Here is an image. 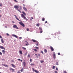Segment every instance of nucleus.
Returning <instances> with one entry per match:
<instances>
[{
	"mask_svg": "<svg viewBox=\"0 0 73 73\" xmlns=\"http://www.w3.org/2000/svg\"><path fill=\"white\" fill-rule=\"evenodd\" d=\"M22 48L24 50H25L26 49V48H25V47H22Z\"/></svg>",
	"mask_w": 73,
	"mask_h": 73,
	"instance_id": "nucleus-25",
	"label": "nucleus"
},
{
	"mask_svg": "<svg viewBox=\"0 0 73 73\" xmlns=\"http://www.w3.org/2000/svg\"><path fill=\"white\" fill-rule=\"evenodd\" d=\"M31 66H32V65H34V64H31Z\"/></svg>",
	"mask_w": 73,
	"mask_h": 73,
	"instance_id": "nucleus-54",
	"label": "nucleus"
},
{
	"mask_svg": "<svg viewBox=\"0 0 73 73\" xmlns=\"http://www.w3.org/2000/svg\"><path fill=\"white\" fill-rule=\"evenodd\" d=\"M44 62V61L43 60H41L40 61V62L41 63H43Z\"/></svg>",
	"mask_w": 73,
	"mask_h": 73,
	"instance_id": "nucleus-27",
	"label": "nucleus"
},
{
	"mask_svg": "<svg viewBox=\"0 0 73 73\" xmlns=\"http://www.w3.org/2000/svg\"><path fill=\"white\" fill-rule=\"evenodd\" d=\"M23 70H24V69L23 68L21 70V72H23Z\"/></svg>",
	"mask_w": 73,
	"mask_h": 73,
	"instance_id": "nucleus-26",
	"label": "nucleus"
},
{
	"mask_svg": "<svg viewBox=\"0 0 73 73\" xmlns=\"http://www.w3.org/2000/svg\"><path fill=\"white\" fill-rule=\"evenodd\" d=\"M55 73H57V71H55Z\"/></svg>",
	"mask_w": 73,
	"mask_h": 73,
	"instance_id": "nucleus-52",
	"label": "nucleus"
},
{
	"mask_svg": "<svg viewBox=\"0 0 73 73\" xmlns=\"http://www.w3.org/2000/svg\"><path fill=\"white\" fill-rule=\"evenodd\" d=\"M20 61H21V62H22V60H21Z\"/></svg>",
	"mask_w": 73,
	"mask_h": 73,
	"instance_id": "nucleus-59",
	"label": "nucleus"
},
{
	"mask_svg": "<svg viewBox=\"0 0 73 73\" xmlns=\"http://www.w3.org/2000/svg\"><path fill=\"white\" fill-rule=\"evenodd\" d=\"M52 69H55V66H53L52 67Z\"/></svg>",
	"mask_w": 73,
	"mask_h": 73,
	"instance_id": "nucleus-31",
	"label": "nucleus"
},
{
	"mask_svg": "<svg viewBox=\"0 0 73 73\" xmlns=\"http://www.w3.org/2000/svg\"><path fill=\"white\" fill-rule=\"evenodd\" d=\"M31 19H33V17H32Z\"/></svg>",
	"mask_w": 73,
	"mask_h": 73,
	"instance_id": "nucleus-56",
	"label": "nucleus"
},
{
	"mask_svg": "<svg viewBox=\"0 0 73 73\" xmlns=\"http://www.w3.org/2000/svg\"><path fill=\"white\" fill-rule=\"evenodd\" d=\"M17 73H21V72H20L19 71H18Z\"/></svg>",
	"mask_w": 73,
	"mask_h": 73,
	"instance_id": "nucleus-49",
	"label": "nucleus"
},
{
	"mask_svg": "<svg viewBox=\"0 0 73 73\" xmlns=\"http://www.w3.org/2000/svg\"><path fill=\"white\" fill-rule=\"evenodd\" d=\"M44 52L45 53H46V52H47V50H46V49H44Z\"/></svg>",
	"mask_w": 73,
	"mask_h": 73,
	"instance_id": "nucleus-24",
	"label": "nucleus"
},
{
	"mask_svg": "<svg viewBox=\"0 0 73 73\" xmlns=\"http://www.w3.org/2000/svg\"><path fill=\"white\" fill-rule=\"evenodd\" d=\"M17 11H19V12H20V13H21V11H20V10H19L18 9H17Z\"/></svg>",
	"mask_w": 73,
	"mask_h": 73,
	"instance_id": "nucleus-29",
	"label": "nucleus"
},
{
	"mask_svg": "<svg viewBox=\"0 0 73 73\" xmlns=\"http://www.w3.org/2000/svg\"><path fill=\"white\" fill-rule=\"evenodd\" d=\"M27 31H29V29H27Z\"/></svg>",
	"mask_w": 73,
	"mask_h": 73,
	"instance_id": "nucleus-34",
	"label": "nucleus"
},
{
	"mask_svg": "<svg viewBox=\"0 0 73 73\" xmlns=\"http://www.w3.org/2000/svg\"><path fill=\"white\" fill-rule=\"evenodd\" d=\"M17 60L18 61H20L21 60L20 59H18Z\"/></svg>",
	"mask_w": 73,
	"mask_h": 73,
	"instance_id": "nucleus-45",
	"label": "nucleus"
},
{
	"mask_svg": "<svg viewBox=\"0 0 73 73\" xmlns=\"http://www.w3.org/2000/svg\"><path fill=\"white\" fill-rule=\"evenodd\" d=\"M41 53H42L43 54H44V52H43V51H41Z\"/></svg>",
	"mask_w": 73,
	"mask_h": 73,
	"instance_id": "nucleus-33",
	"label": "nucleus"
},
{
	"mask_svg": "<svg viewBox=\"0 0 73 73\" xmlns=\"http://www.w3.org/2000/svg\"><path fill=\"white\" fill-rule=\"evenodd\" d=\"M23 8L25 10V11H27V8H25L24 7H23Z\"/></svg>",
	"mask_w": 73,
	"mask_h": 73,
	"instance_id": "nucleus-18",
	"label": "nucleus"
},
{
	"mask_svg": "<svg viewBox=\"0 0 73 73\" xmlns=\"http://www.w3.org/2000/svg\"><path fill=\"white\" fill-rule=\"evenodd\" d=\"M64 73H67V72H66V71H64L63 72Z\"/></svg>",
	"mask_w": 73,
	"mask_h": 73,
	"instance_id": "nucleus-36",
	"label": "nucleus"
},
{
	"mask_svg": "<svg viewBox=\"0 0 73 73\" xmlns=\"http://www.w3.org/2000/svg\"><path fill=\"white\" fill-rule=\"evenodd\" d=\"M40 26V24L39 23H38L36 25V27H39Z\"/></svg>",
	"mask_w": 73,
	"mask_h": 73,
	"instance_id": "nucleus-23",
	"label": "nucleus"
},
{
	"mask_svg": "<svg viewBox=\"0 0 73 73\" xmlns=\"http://www.w3.org/2000/svg\"><path fill=\"white\" fill-rule=\"evenodd\" d=\"M27 52L25 53V56H27Z\"/></svg>",
	"mask_w": 73,
	"mask_h": 73,
	"instance_id": "nucleus-37",
	"label": "nucleus"
},
{
	"mask_svg": "<svg viewBox=\"0 0 73 73\" xmlns=\"http://www.w3.org/2000/svg\"><path fill=\"white\" fill-rule=\"evenodd\" d=\"M1 41L2 42V43L3 44H4V40H3V39H1Z\"/></svg>",
	"mask_w": 73,
	"mask_h": 73,
	"instance_id": "nucleus-15",
	"label": "nucleus"
},
{
	"mask_svg": "<svg viewBox=\"0 0 73 73\" xmlns=\"http://www.w3.org/2000/svg\"><path fill=\"white\" fill-rule=\"evenodd\" d=\"M50 47L51 51H54V48H53L52 46H50Z\"/></svg>",
	"mask_w": 73,
	"mask_h": 73,
	"instance_id": "nucleus-9",
	"label": "nucleus"
},
{
	"mask_svg": "<svg viewBox=\"0 0 73 73\" xmlns=\"http://www.w3.org/2000/svg\"><path fill=\"white\" fill-rule=\"evenodd\" d=\"M58 55H60V52H58Z\"/></svg>",
	"mask_w": 73,
	"mask_h": 73,
	"instance_id": "nucleus-42",
	"label": "nucleus"
},
{
	"mask_svg": "<svg viewBox=\"0 0 73 73\" xmlns=\"http://www.w3.org/2000/svg\"><path fill=\"white\" fill-rule=\"evenodd\" d=\"M0 38H2V37H1L0 35Z\"/></svg>",
	"mask_w": 73,
	"mask_h": 73,
	"instance_id": "nucleus-53",
	"label": "nucleus"
},
{
	"mask_svg": "<svg viewBox=\"0 0 73 73\" xmlns=\"http://www.w3.org/2000/svg\"><path fill=\"white\" fill-rule=\"evenodd\" d=\"M58 62H56V64H58Z\"/></svg>",
	"mask_w": 73,
	"mask_h": 73,
	"instance_id": "nucleus-60",
	"label": "nucleus"
},
{
	"mask_svg": "<svg viewBox=\"0 0 73 73\" xmlns=\"http://www.w3.org/2000/svg\"><path fill=\"white\" fill-rule=\"evenodd\" d=\"M9 70H12V72H15V70L12 68H10L9 69Z\"/></svg>",
	"mask_w": 73,
	"mask_h": 73,
	"instance_id": "nucleus-12",
	"label": "nucleus"
},
{
	"mask_svg": "<svg viewBox=\"0 0 73 73\" xmlns=\"http://www.w3.org/2000/svg\"><path fill=\"white\" fill-rule=\"evenodd\" d=\"M15 18L17 19V20H18L19 21H21L19 20V18L17 17V16H16V15H15Z\"/></svg>",
	"mask_w": 73,
	"mask_h": 73,
	"instance_id": "nucleus-13",
	"label": "nucleus"
},
{
	"mask_svg": "<svg viewBox=\"0 0 73 73\" xmlns=\"http://www.w3.org/2000/svg\"><path fill=\"white\" fill-rule=\"evenodd\" d=\"M24 66H25V64H24Z\"/></svg>",
	"mask_w": 73,
	"mask_h": 73,
	"instance_id": "nucleus-58",
	"label": "nucleus"
},
{
	"mask_svg": "<svg viewBox=\"0 0 73 73\" xmlns=\"http://www.w3.org/2000/svg\"><path fill=\"white\" fill-rule=\"evenodd\" d=\"M25 42L27 43V44H26V46H28V45H29V43H28V42H27V41H26Z\"/></svg>",
	"mask_w": 73,
	"mask_h": 73,
	"instance_id": "nucleus-17",
	"label": "nucleus"
},
{
	"mask_svg": "<svg viewBox=\"0 0 73 73\" xmlns=\"http://www.w3.org/2000/svg\"><path fill=\"white\" fill-rule=\"evenodd\" d=\"M20 8H21V7H20Z\"/></svg>",
	"mask_w": 73,
	"mask_h": 73,
	"instance_id": "nucleus-61",
	"label": "nucleus"
},
{
	"mask_svg": "<svg viewBox=\"0 0 73 73\" xmlns=\"http://www.w3.org/2000/svg\"><path fill=\"white\" fill-rule=\"evenodd\" d=\"M13 23V24H15V22L13 21H12Z\"/></svg>",
	"mask_w": 73,
	"mask_h": 73,
	"instance_id": "nucleus-51",
	"label": "nucleus"
},
{
	"mask_svg": "<svg viewBox=\"0 0 73 73\" xmlns=\"http://www.w3.org/2000/svg\"><path fill=\"white\" fill-rule=\"evenodd\" d=\"M42 21H45V18L43 17L42 19Z\"/></svg>",
	"mask_w": 73,
	"mask_h": 73,
	"instance_id": "nucleus-22",
	"label": "nucleus"
},
{
	"mask_svg": "<svg viewBox=\"0 0 73 73\" xmlns=\"http://www.w3.org/2000/svg\"><path fill=\"white\" fill-rule=\"evenodd\" d=\"M7 36H9V34H8V33H7Z\"/></svg>",
	"mask_w": 73,
	"mask_h": 73,
	"instance_id": "nucleus-44",
	"label": "nucleus"
},
{
	"mask_svg": "<svg viewBox=\"0 0 73 73\" xmlns=\"http://www.w3.org/2000/svg\"><path fill=\"white\" fill-rule=\"evenodd\" d=\"M2 52L3 54H5V50H2Z\"/></svg>",
	"mask_w": 73,
	"mask_h": 73,
	"instance_id": "nucleus-19",
	"label": "nucleus"
},
{
	"mask_svg": "<svg viewBox=\"0 0 73 73\" xmlns=\"http://www.w3.org/2000/svg\"><path fill=\"white\" fill-rule=\"evenodd\" d=\"M38 56H40V54H38Z\"/></svg>",
	"mask_w": 73,
	"mask_h": 73,
	"instance_id": "nucleus-50",
	"label": "nucleus"
},
{
	"mask_svg": "<svg viewBox=\"0 0 73 73\" xmlns=\"http://www.w3.org/2000/svg\"><path fill=\"white\" fill-rule=\"evenodd\" d=\"M38 43L36 44V46H38Z\"/></svg>",
	"mask_w": 73,
	"mask_h": 73,
	"instance_id": "nucleus-47",
	"label": "nucleus"
},
{
	"mask_svg": "<svg viewBox=\"0 0 73 73\" xmlns=\"http://www.w3.org/2000/svg\"><path fill=\"white\" fill-rule=\"evenodd\" d=\"M23 64H25V62H23Z\"/></svg>",
	"mask_w": 73,
	"mask_h": 73,
	"instance_id": "nucleus-48",
	"label": "nucleus"
},
{
	"mask_svg": "<svg viewBox=\"0 0 73 73\" xmlns=\"http://www.w3.org/2000/svg\"><path fill=\"white\" fill-rule=\"evenodd\" d=\"M32 41L34 42H38V41L37 40H35L32 39Z\"/></svg>",
	"mask_w": 73,
	"mask_h": 73,
	"instance_id": "nucleus-10",
	"label": "nucleus"
},
{
	"mask_svg": "<svg viewBox=\"0 0 73 73\" xmlns=\"http://www.w3.org/2000/svg\"><path fill=\"white\" fill-rule=\"evenodd\" d=\"M34 50L35 51V52H37V50L36 49H34Z\"/></svg>",
	"mask_w": 73,
	"mask_h": 73,
	"instance_id": "nucleus-32",
	"label": "nucleus"
},
{
	"mask_svg": "<svg viewBox=\"0 0 73 73\" xmlns=\"http://www.w3.org/2000/svg\"><path fill=\"white\" fill-rule=\"evenodd\" d=\"M39 29L40 30V33H42V28H41L39 27Z\"/></svg>",
	"mask_w": 73,
	"mask_h": 73,
	"instance_id": "nucleus-6",
	"label": "nucleus"
},
{
	"mask_svg": "<svg viewBox=\"0 0 73 73\" xmlns=\"http://www.w3.org/2000/svg\"><path fill=\"white\" fill-rule=\"evenodd\" d=\"M23 5L24 6V7H25V5H24V4H23Z\"/></svg>",
	"mask_w": 73,
	"mask_h": 73,
	"instance_id": "nucleus-62",
	"label": "nucleus"
},
{
	"mask_svg": "<svg viewBox=\"0 0 73 73\" xmlns=\"http://www.w3.org/2000/svg\"><path fill=\"white\" fill-rule=\"evenodd\" d=\"M48 23V22H47V21H46L45 22V24L47 23Z\"/></svg>",
	"mask_w": 73,
	"mask_h": 73,
	"instance_id": "nucleus-46",
	"label": "nucleus"
},
{
	"mask_svg": "<svg viewBox=\"0 0 73 73\" xmlns=\"http://www.w3.org/2000/svg\"><path fill=\"white\" fill-rule=\"evenodd\" d=\"M0 48L1 49H4V50H5V48L3 47L2 46H0Z\"/></svg>",
	"mask_w": 73,
	"mask_h": 73,
	"instance_id": "nucleus-8",
	"label": "nucleus"
},
{
	"mask_svg": "<svg viewBox=\"0 0 73 73\" xmlns=\"http://www.w3.org/2000/svg\"><path fill=\"white\" fill-rule=\"evenodd\" d=\"M14 7L15 9H18L19 8H20V6L15 5L14 6Z\"/></svg>",
	"mask_w": 73,
	"mask_h": 73,
	"instance_id": "nucleus-3",
	"label": "nucleus"
},
{
	"mask_svg": "<svg viewBox=\"0 0 73 73\" xmlns=\"http://www.w3.org/2000/svg\"><path fill=\"white\" fill-rule=\"evenodd\" d=\"M14 62V60H11V62Z\"/></svg>",
	"mask_w": 73,
	"mask_h": 73,
	"instance_id": "nucleus-55",
	"label": "nucleus"
},
{
	"mask_svg": "<svg viewBox=\"0 0 73 73\" xmlns=\"http://www.w3.org/2000/svg\"><path fill=\"white\" fill-rule=\"evenodd\" d=\"M19 39H21L22 38V37H19Z\"/></svg>",
	"mask_w": 73,
	"mask_h": 73,
	"instance_id": "nucleus-40",
	"label": "nucleus"
},
{
	"mask_svg": "<svg viewBox=\"0 0 73 73\" xmlns=\"http://www.w3.org/2000/svg\"><path fill=\"white\" fill-rule=\"evenodd\" d=\"M3 5V4H2V3H0V7H2Z\"/></svg>",
	"mask_w": 73,
	"mask_h": 73,
	"instance_id": "nucleus-28",
	"label": "nucleus"
},
{
	"mask_svg": "<svg viewBox=\"0 0 73 73\" xmlns=\"http://www.w3.org/2000/svg\"><path fill=\"white\" fill-rule=\"evenodd\" d=\"M0 55H2V53L0 52Z\"/></svg>",
	"mask_w": 73,
	"mask_h": 73,
	"instance_id": "nucleus-39",
	"label": "nucleus"
},
{
	"mask_svg": "<svg viewBox=\"0 0 73 73\" xmlns=\"http://www.w3.org/2000/svg\"><path fill=\"white\" fill-rule=\"evenodd\" d=\"M0 12H1V10H0Z\"/></svg>",
	"mask_w": 73,
	"mask_h": 73,
	"instance_id": "nucleus-64",
	"label": "nucleus"
},
{
	"mask_svg": "<svg viewBox=\"0 0 73 73\" xmlns=\"http://www.w3.org/2000/svg\"><path fill=\"white\" fill-rule=\"evenodd\" d=\"M3 66H4L6 67H8V65L5 64H3Z\"/></svg>",
	"mask_w": 73,
	"mask_h": 73,
	"instance_id": "nucleus-14",
	"label": "nucleus"
},
{
	"mask_svg": "<svg viewBox=\"0 0 73 73\" xmlns=\"http://www.w3.org/2000/svg\"><path fill=\"white\" fill-rule=\"evenodd\" d=\"M11 65H12V66L13 67V68H16V66L14 65V64H11Z\"/></svg>",
	"mask_w": 73,
	"mask_h": 73,
	"instance_id": "nucleus-16",
	"label": "nucleus"
},
{
	"mask_svg": "<svg viewBox=\"0 0 73 73\" xmlns=\"http://www.w3.org/2000/svg\"><path fill=\"white\" fill-rule=\"evenodd\" d=\"M35 48H36V49H38V47H36Z\"/></svg>",
	"mask_w": 73,
	"mask_h": 73,
	"instance_id": "nucleus-38",
	"label": "nucleus"
},
{
	"mask_svg": "<svg viewBox=\"0 0 73 73\" xmlns=\"http://www.w3.org/2000/svg\"><path fill=\"white\" fill-rule=\"evenodd\" d=\"M35 56H37V54H35Z\"/></svg>",
	"mask_w": 73,
	"mask_h": 73,
	"instance_id": "nucleus-63",
	"label": "nucleus"
},
{
	"mask_svg": "<svg viewBox=\"0 0 73 73\" xmlns=\"http://www.w3.org/2000/svg\"><path fill=\"white\" fill-rule=\"evenodd\" d=\"M32 69H33V72H35V73H39V71H37L36 70H35V69H34V68H33Z\"/></svg>",
	"mask_w": 73,
	"mask_h": 73,
	"instance_id": "nucleus-4",
	"label": "nucleus"
},
{
	"mask_svg": "<svg viewBox=\"0 0 73 73\" xmlns=\"http://www.w3.org/2000/svg\"><path fill=\"white\" fill-rule=\"evenodd\" d=\"M14 1H15V2H16V3H17L18 1H16V0H13Z\"/></svg>",
	"mask_w": 73,
	"mask_h": 73,
	"instance_id": "nucleus-35",
	"label": "nucleus"
},
{
	"mask_svg": "<svg viewBox=\"0 0 73 73\" xmlns=\"http://www.w3.org/2000/svg\"><path fill=\"white\" fill-rule=\"evenodd\" d=\"M27 57L28 58L30 57V55L29 54H28V56H27Z\"/></svg>",
	"mask_w": 73,
	"mask_h": 73,
	"instance_id": "nucleus-30",
	"label": "nucleus"
},
{
	"mask_svg": "<svg viewBox=\"0 0 73 73\" xmlns=\"http://www.w3.org/2000/svg\"><path fill=\"white\" fill-rule=\"evenodd\" d=\"M53 57L54 59H55L56 58V54L54 52H53Z\"/></svg>",
	"mask_w": 73,
	"mask_h": 73,
	"instance_id": "nucleus-5",
	"label": "nucleus"
},
{
	"mask_svg": "<svg viewBox=\"0 0 73 73\" xmlns=\"http://www.w3.org/2000/svg\"><path fill=\"white\" fill-rule=\"evenodd\" d=\"M22 13H23V14L25 15V16H26V14H25V12H24L23 11L22 12Z\"/></svg>",
	"mask_w": 73,
	"mask_h": 73,
	"instance_id": "nucleus-21",
	"label": "nucleus"
},
{
	"mask_svg": "<svg viewBox=\"0 0 73 73\" xmlns=\"http://www.w3.org/2000/svg\"><path fill=\"white\" fill-rule=\"evenodd\" d=\"M21 16L22 17H23L24 19H26L25 20L26 21H28V19H26V17L24 16V15L23 14H21Z\"/></svg>",
	"mask_w": 73,
	"mask_h": 73,
	"instance_id": "nucleus-1",
	"label": "nucleus"
},
{
	"mask_svg": "<svg viewBox=\"0 0 73 73\" xmlns=\"http://www.w3.org/2000/svg\"><path fill=\"white\" fill-rule=\"evenodd\" d=\"M13 27L14 28H16L17 29H19V28L17 27V25H14L13 26Z\"/></svg>",
	"mask_w": 73,
	"mask_h": 73,
	"instance_id": "nucleus-7",
	"label": "nucleus"
},
{
	"mask_svg": "<svg viewBox=\"0 0 73 73\" xmlns=\"http://www.w3.org/2000/svg\"><path fill=\"white\" fill-rule=\"evenodd\" d=\"M19 23L20 25H22V26L23 27H25V25H24V24L23 23L21 22H19Z\"/></svg>",
	"mask_w": 73,
	"mask_h": 73,
	"instance_id": "nucleus-2",
	"label": "nucleus"
},
{
	"mask_svg": "<svg viewBox=\"0 0 73 73\" xmlns=\"http://www.w3.org/2000/svg\"><path fill=\"white\" fill-rule=\"evenodd\" d=\"M19 53H20V54H23V53H22V51H21V50L19 51Z\"/></svg>",
	"mask_w": 73,
	"mask_h": 73,
	"instance_id": "nucleus-20",
	"label": "nucleus"
},
{
	"mask_svg": "<svg viewBox=\"0 0 73 73\" xmlns=\"http://www.w3.org/2000/svg\"><path fill=\"white\" fill-rule=\"evenodd\" d=\"M1 17V15H0V17Z\"/></svg>",
	"mask_w": 73,
	"mask_h": 73,
	"instance_id": "nucleus-57",
	"label": "nucleus"
},
{
	"mask_svg": "<svg viewBox=\"0 0 73 73\" xmlns=\"http://www.w3.org/2000/svg\"><path fill=\"white\" fill-rule=\"evenodd\" d=\"M32 59H30V62H32Z\"/></svg>",
	"mask_w": 73,
	"mask_h": 73,
	"instance_id": "nucleus-41",
	"label": "nucleus"
},
{
	"mask_svg": "<svg viewBox=\"0 0 73 73\" xmlns=\"http://www.w3.org/2000/svg\"><path fill=\"white\" fill-rule=\"evenodd\" d=\"M13 36V37H15L16 38H18V36H16V35H14L13 34L12 35Z\"/></svg>",
	"mask_w": 73,
	"mask_h": 73,
	"instance_id": "nucleus-11",
	"label": "nucleus"
},
{
	"mask_svg": "<svg viewBox=\"0 0 73 73\" xmlns=\"http://www.w3.org/2000/svg\"><path fill=\"white\" fill-rule=\"evenodd\" d=\"M56 70H58V68H56Z\"/></svg>",
	"mask_w": 73,
	"mask_h": 73,
	"instance_id": "nucleus-43",
	"label": "nucleus"
}]
</instances>
